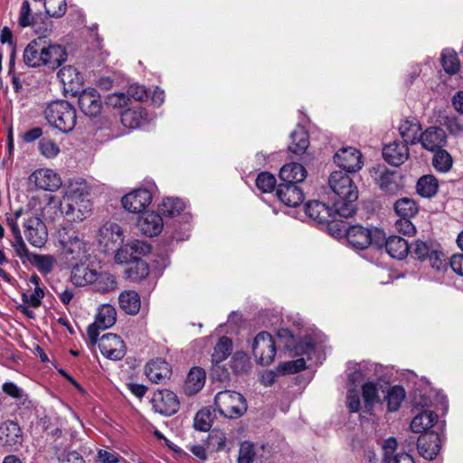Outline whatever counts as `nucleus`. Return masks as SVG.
I'll return each mask as SVG.
<instances>
[{"label": "nucleus", "instance_id": "nucleus-48", "mask_svg": "<svg viewBox=\"0 0 463 463\" xmlns=\"http://www.w3.org/2000/svg\"><path fill=\"white\" fill-rule=\"evenodd\" d=\"M434 168L440 173L449 172L453 165V159L450 154L443 148L435 151L432 158Z\"/></svg>", "mask_w": 463, "mask_h": 463}, {"label": "nucleus", "instance_id": "nucleus-60", "mask_svg": "<svg viewBox=\"0 0 463 463\" xmlns=\"http://www.w3.org/2000/svg\"><path fill=\"white\" fill-rule=\"evenodd\" d=\"M315 344L313 338L309 335L304 336L300 341L295 345H293V350L297 354L303 355H310V354L314 351Z\"/></svg>", "mask_w": 463, "mask_h": 463}, {"label": "nucleus", "instance_id": "nucleus-45", "mask_svg": "<svg viewBox=\"0 0 463 463\" xmlns=\"http://www.w3.org/2000/svg\"><path fill=\"white\" fill-rule=\"evenodd\" d=\"M185 207V203L179 198L167 197L162 201L160 210L162 213L168 217H175L180 214Z\"/></svg>", "mask_w": 463, "mask_h": 463}, {"label": "nucleus", "instance_id": "nucleus-56", "mask_svg": "<svg viewBox=\"0 0 463 463\" xmlns=\"http://www.w3.org/2000/svg\"><path fill=\"white\" fill-rule=\"evenodd\" d=\"M256 457L254 445L249 441L241 444L238 463H253Z\"/></svg>", "mask_w": 463, "mask_h": 463}, {"label": "nucleus", "instance_id": "nucleus-57", "mask_svg": "<svg viewBox=\"0 0 463 463\" xmlns=\"http://www.w3.org/2000/svg\"><path fill=\"white\" fill-rule=\"evenodd\" d=\"M38 145L41 154L47 158H53L60 153L59 146L49 138L41 139Z\"/></svg>", "mask_w": 463, "mask_h": 463}, {"label": "nucleus", "instance_id": "nucleus-23", "mask_svg": "<svg viewBox=\"0 0 463 463\" xmlns=\"http://www.w3.org/2000/svg\"><path fill=\"white\" fill-rule=\"evenodd\" d=\"M146 377L155 383H165L171 376V367L164 359L156 358L146 365Z\"/></svg>", "mask_w": 463, "mask_h": 463}, {"label": "nucleus", "instance_id": "nucleus-12", "mask_svg": "<svg viewBox=\"0 0 463 463\" xmlns=\"http://www.w3.org/2000/svg\"><path fill=\"white\" fill-rule=\"evenodd\" d=\"M334 162L347 173H355L364 165L361 152L353 146L340 148L334 156Z\"/></svg>", "mask_w": 463, "mask_h": 463}, {"label": "nucleus", "instance_id": "nucleus-63", "mask_svg": "<svg viewBox=\"0 0 463 463\" xmlns=\"http://www.w3.org/2000/svg\"><path fill=\"white\" fill-rule=\"evenodd\" d=\"M431 251L429 245L421 241H416L411 249L410 248L411 255L420 260L427 259Z\"/></svg>", "mask_w": 463, "mask_h": 463}, {"label": "nucleus", "instance_id": "nucleus-22", "mask_svg": "<svg viewBox=\"0 0 463 463\" xmlns=\"http://www.w3.org/2000/svg\"><path fill=\"white\" fill-rule=\"evenodd\" d=\"M276 194L278 198L289 207H297L304 201V194L297 184H279Z\"/></svg>", "mask_w": 463, "mask_h": 463}, {"label": "nucleus", "instance_id": "nucleus-33", "mask_svg": "<svg viewBox=\"0 0 463 463\" xmlns=\"http://www.w3.org/2000/svg\"><path fill=\"white\" fill-rule=\"evenodd\" d=\"M385 249L392 258L398 260L404 259L410 252L408 241L399 236H390L385 241Z\"/></svg>", "mask_w": 463, "mask_h": 463}, {"label": "nucleus", "instance_id": "nucleus-3", "mask_svg": "<svg viewBox=\"0 0 463 463\" xmlns=\"http://www.w3.org/2000/svg\"><path fill=\"white\" fill-rule=\"evenodd\" d=\"M55 245L61 255L70 262L86 261L90 244L78 231L63 227L57 231Z\"/></svg>", "mask_w": 463, "mask_h": 463}, {"label": "nucleus", "instance_id": "nucleus-4", "mask_svg": "<svg viewBox=\"0 0 463 463\" xmlns=\"http://www.w3.org/2000/svg\"><path fill=\"white\" fill-rule=\"evenodd\" d=\"M333 234L335 236L345 235L348 243L356 250L366 249L371 244L379 247L384 240L383 232L378 229L369 230L361 225L346 227L345 222H340Z\"/></svg>", "mask_w": 463, "mask_h": 463}, {"label": "nucleus", "instance_id": "nucleus-29", "mask_svg": "<svg viewBox=\"0 0 463 463\" xmlns=\"http://www.w3.org/2000/svg\"><path fill=\"white\" fill-rule=\"evenodd\" d=\"M399 133L403 139V143L407 146L408 144L415 145L418 144L420 139V134L421 131V126L419 121L413 119H403L399 126Z\"/></svg>", "mask_w": 463, "mask_h": 463}, {"label": "nucleus", "instance_id": "nucleus-41", "mask_svg": "<svg viewBox=\"0 0 463 463\" xmlns=\"http://www.w3.org/2000/svg\"><path fill=\"white\" fill-rule=\"evenodd\" d=\"M438 188V180L433 175H424L418 180L417 192L422 197H432L436 194Z\"/></svg>", "mask_w": 463, "mask_h": 463}, {"label": "nucleus", "instance_id": "nucleus-2", "mask_svg": "<svg viewBox=\"0 0 463 463\" xmlns=\"http://www.w3.org/2000/svg\"><path fill=\"white\" fill-rule=\"evenodd\" d=\"M328 184L334 193L331 200L335 213L339 217H351L355 211L354 202L358 198V190L347 172H333L328 178Z\"/></svg>", "mask_w": 463, "mask_h": 463}, {"label": "nucleus", "instance_id": "nucleus-6", "mask_svg": "<svg viewBox=\"0 0 463 463\" xmlns=\"http://www.w3.org/2000/svg\"><path fill=\"white\" fill-rule=\"evenodd\" d=\"M218 412L228 419L241 417L247 411V402L240 392L225 390L219 392L214 398Z\"/></svg>", "mask_w": 463, "mask_h": 463}, {"label": "nucleus", "instance_id": "nucleus-35", "mask_svg": "<svg viewBox=\"0 0 463 463\" xmlns=\"http://www.w3.org/2000/svg\"><path fill=\"white\" fill-rule=\"evenodd\" d=\"M291 142L288 146V149L297 155L303 154L309 146V138L307 130L298 126L296 129L290 135Z\"/></svg>", "mask_w": 463, "mask_h": 463}, {"label": "nucleus", "instance_id": "nucleus-64", "mask_svg": "<svg viewBox=\"0 0 463 463\" xmlns=\"http://www.w3.org/2000/svg\"><path fill=\"white\" fill-rule=\"evenodd\" d=\"M129 99L127 94L122 92H115L109 94L106 98V105L112 108H123L128 105Z\"/></svg>", "mask_w": 463, "mask_h": 463}, {"label": "nucleus", "instance_id": "nucleus-10", "mask_svg": "<svg viewBox=\"0 0 463 463\" xmlns=\"http://www.w3.org/2000/svg\"><path fill=\"white\" fill-rule=\"evenodd\" d=\"M24 218V232L29 243L36 248H42L48 240V231L45 223L31 213Z\"/></svg>", "mask_w": 463, "mask_h": 463}, {"label": "nucleus", "instance_id": "nucleus-1", "mask_svg": "<svg viewBox=\"0 0 463 463\" xmlns=\"http://www.w3.org/2000/svg\"><path fill=\"white\" fill-rule=\"evenodd\" d=\"M61 211L71 222H82L92 211L89 187L82 179L71 180L65 188Z\"/></svg>", "mask_w": 463, "mask_h": 463}, {"label": "nucleus", "instance_id": "nucleus-50", "mask_svg": "<svg viewBox=\"0 0 463 463\" xmlns=\"http://www.w3.org/2000/svg\"><path fill=\"white\" fill-rule=\"evenodd\" d=\"M32 263L43 273H50L55 264V259L52 255L33 254L30 260Z\"/></svg>", "mask_w": 463, "mask_h": 463}, {"label": "nucleus", "instance_id": "nucleus-18", "mask_svg": "<svg viewBox=\"0 0 463 463\" xmlns=\"http://www.w3.org/2000/svg\"><path fill=\"white\" fill-rule=\"evenodd\" d=\"M383 156L390 165L398 166L409 158V147L405 143L394 140L383 146Z\"/></svg>", "mask_w": 463, "mask_h": 463}, {"label": "nucleus", "instance_id": "nucleus-8", "mask_svg": "<svg viewBox=\"0 0 463 463\" xmlns=\"http://www.w3.org/2000/svg\"><path fill=\"white\" fill-rule=\"evenodd\" d=\"M251 351L258 364H270L276 355V344L272 335L265 331L260 332L252 341Z\"/></svg>", "mask_w": 463, "mask_h": 463}, {"label": "nucleus", "instance_id": "nucleus-28", "mask_svg": "<svg viewBox=\"0 0 463 463\" xmlns=\"http://www.w3.org/2000/svg\"><path fill=\"white\" fill-rule=\"evenodd\" d=\"M307 177V170L298 163L284 165L279 171L280 184H299Z\"/></svg>", "mask_w": 463, "mask_h": 463}, {"label": "nucleus", "instance_id": "nucleus-51", "mask_svg": "<svg viewBox=\"0 0 463 463\" xmlns=\"http://www.w3.org/2000/svg\"><path fill=\"white\" fill-rule=\"evenodd\" d=\"M363 398L366 405L380 402L377 383L373 380L365 382L362 386Z\"/></svg>", "mask_w": 463, "mask_h": 463}, {"label": "nucleus", "instance_id": "nucleus-19", "mask_svg": "<svg viewBox=\"0 0 463 463\" xmlns=\"http://www.w3.org/2000/svg\"><path fill=\"white\" fill-rule=\"evenodd\" d=\"M45 39L39 37L32 41L24 49V61L29 67L44 66Z\"/></svg>", "mask_w": 463, "mask_h": 463}, {"label": "nucleus", "instance_id": "nucleus-55", "mask_svg": "<svg viewBox=\"0 0 463 463\" xmlns=\"http://www.w3.org/2000/svg\"><path fill=\"white\" fill-rule=\"evenodd\" d=\"M276 185V178L268 172H262L256 178V186L263 193L272 192Z\"/></svg>", "mask_w": 463, "mask_h": 463}, {"label": "nucleus", "instance_id": "nucleus-13", "mask_svg": "<svg viewBox=\"0 0 463 463\" xmlns=\"http://www.w3.org/2000/svg\"><path fill=\"white\" fill-rule=\"evenodd\" d=\"M97 343L101 354L108 359L118 361L126 354L124 341L115 334H105L98 339Z\"/></svg>", "mask_w": 463, "mask_h": 463}, {"label": "nucleus", "instance_id": "nucleus-15", "mask_svg": "<svg viewBox=\"0 0 463 463\" xmlns=\"http://www.w3.org/2000/svg\"><path fill=\"white\" fill-rule=\"evenodd\" d=\"M152 202V193L146 188L136 189L121 199L124 209L132 213H142Z\"/></svg>", "mask_w": 463, "mask_h": 463}, {"label": "nucleus", "instance_id": "nucleus-38", "mask_svg": "<svg viewBox=\"0 0 463 463\" xmlns=\"http://www.w3.org/2000/svg\"><path fill=\"white\" fill-rule=\"evenodd\" d=\"M436 420V413L430 411H424L413 418L411 423V429L415 433H420L431 428Z\"/></svg>", "mask_w": 463, "mask_h": 463}, {"label": "nucleus", "instance_id": "nucleus-47", "mask_svg": "<svg viewBox=\"0 0 463 463\" xmlns=\"http://www.w3.org/2000/svg\"><path fill=\"white\" fill-rule=\"evenodd\" d=\"M440 62L444 71L449 74H455L459 71L460 62L454 50H443L440 57Z\"/></svg>", "mask_w": 463, "mask_h": 463}, {"label": "nucleus", "instance_id": "nucleus-49", "mask_svg": "<svg viewBox=\"0 0 463 463\" xmlns=\"http://www.w3.org/2000/svg\"><path fill=\"white\" fill-rule=\"evenodd\" d=\"M374 179L382 190L385 192L393 191L395 187L393 181L394 176L391 172H389L385 168L378 169L377 171H375Z\"/></svg>", "mask_w": 463, "mask_h": 463}, {"label": "nucleus", "instance_id": "nucleus-30", "mask_svg": "<svg viewBox=\"0 0 463 463\" xmlns=\"http://www.w3.org/2000/svg\"><path fill=\"white\" fill-rule=\"evenodd\" d=\"M44 66L54 70L61 65L67 59V52L60 44H52L45 41Z\"/></svg>", "mask_w": 463, "mask_h": 463}, {"label": "nucleus", "instance_id": "nucleus-59", "mask_svg": "<svg viewBox=\"0 0 463 463\" xmlns=\"http://www.w3.org/2000/svg\"><path fill=\"white\" fill-rule=\"evenodd\" d=\"M209 443L217 451L224 450L227 448L226 434L220 430H213L209 435Z\"/></svg>", "mask_w": 463, "mask_h": 463}, {"label": "nucleus", "instance_id": "nucleus-27", "mask_svg": "<svg viewBox=\"0 0 463 463\" xmlns=\"http://www.w3.org/2000/svg\"><path fill=\"white\" fill-rule=\"evenodd\" d=\"M397 441L393 438L385 439L383 443V463H414L411 455L406 452L396 453Z\"/></svg>", "mask_w": 463, "mask_h": 463}, {"label": "nucleus", "instance_id": "nucleus-54", "mask_svg": "<svg viewBox=\"0 0 463 463\" xmlns=\"http://www.w3.org/2000/svg\"><path fill=\"white\" fill-rule=\"evenodd\" d=\"M45 12L52 17H61L66 12L65 0H43Z\"/></svg>", "mask_w": 463, "mask_h": 463}, {"label": "nucleus", "instance_id": "nucleus-31", "mask_svg": "<svg viewBox=\"0 0 463 463\" xmlns=\"http://www.w3.org/2000/svg\"><path fill=\"white\" fill-rule=\"evenodd\" d=\"M57 76L64 88L71 91H77L82 84V76L71 65L61 68Z\"/></svg>", "mask_w": 463, "mask_h": 463}, {"label": "nucleus", "instance_id": "nucleus-9", "mask_svg": "<svg viewBox=\"0 0 463 463\" xmlns=\"http://www.w3.org/2000/svg\"><path fill=\"white\" fill-rule=\"evenodd\" d=\"M117 321V312L113 306L103 304L98 307L95 321L89 326L87 334L90 345H96L99 330L111 327Z\"/></svg>", "mask_w": 463, "mask_h": 463}, {"label": "nucleus", "instance_id": "nucleus-36", "mask_svg": "<svg viewBox=\"0 0 463 463\" xmlns=\"http://www.w3.org/2000/svg\"><path fill=\"white\" fill-rule=\"evenodd\" d=\"M119 307L127 314L136 315L140 309V297L134 290L123 291L118 297Z\"/></svg>", "mask_w": 463, "mask_h": 463}, {"label": "nucleus", "instance_id": "nucleus-7", "mask_svg": "<svg viewBox=\"0 0 463 463\" xmlns=\"http://www.w3.org/2000/svg\"><path fill=\"white\" fill-rule=\"evenodd\" d=\"M347 370L349 371L347 384L354 386H358L364 381H372L379 377L383 373L380 364L370 361L360 363L350 361L347 363Z\"/></svg>", "mask_w": 463, "mask_h": 463}, {"label": "nucleus", "instance_id": "nucleus-40", "mask_svg": "<svg viewBox=\"0 0 463 463\" xmlns=\"http://www.w3.org/2000/svg\"><path fill=\"white\" fill-rule=\"evenodd\" d=\"M96 279L91 285L96 291L100 293H108L117 288L118 283L116 278L109 272L96 273Z\"/></svg>", "mask_w": 463, "mask_h": 463}, {"label": "nucleus", "instance_id": "nucleus-37", "mask_svg": "<svg viewBox=\"0 0 463 463\" xmlns=\"http://www.w3.org/2000/svg\"><path fill=\"white\" fill-rule=\"evenodd\" d=\"M2 391L14 399L18 406L29 408L32 405L28 394L13 382H5L2 385Z\"/></svg>", "mask_w": 463, "mask_h": 463}, {"label": "nucleus", "instance_id": "nucleus-17", "mask_svg": "<svg viewBox=\"0 0 463 463\" xmlns=\"http://www.w3.org/2000/svg\"><path fill=\"white\" fill-rule=\"evenodd\" d=\"M29 180L39 189L51 192L58 190L62 184L60 175L55 171L48 168L35 170L30 175Z\"/></svg>", "mask_w": 463, "mask_h": 463}, {"label": "nucleus", "instance_id": "nucleus-25", "mask_svg": "<svg viewBox=\"0 0 463 463\" xmlns=\"http://www.w3.org/2000/svg\"><path fill=\"white\" fill-rule=\"evenodd\" d=\"M97 270L84 261L76 262L71 269V282L77 287L91 285L96 279Z\"/></svg>", "mask_w": 463, "mask_h": 463}, {"label": "nucleus", "instance_id": "nucleus-5", "mask_svg": "<svg viewBox=\"0 0 463 463\" xmlns=\"http://www.w3.org/2000/svg\"><path fill=\"white\" fill-rule=\"evenodd\" d=\"M44 115L50 125L63 133L71 131L76 125V109L66 100L51 102L47 106Z\"/></svg>", "mask_w": 463, "mask_h": 463}, {"label": "nucleus", "instance_id": "nucleus-14", "mask_svg": "<svg viewBox=\"0 0 463 463\" xmlns=\"http://www.w3.org/2000/svg\"><path fill=\"white\" fill-rule=\"evenodd\" d=\"M154 410L165 416H171L179 410V400L175 392L170 390H158L152 397Z\"/></svg>", "mask_w": 463, "mask_h": 463}, {"label": "nucleus", "instance_id": "nucleus-61", "mask_svg": "<svg viewBox=\"0 0 463 463\" xmlns=\"http://www.w3.org/2000/svg\"><path fill=\"white\" fill-rule=\"evenodd\" d=\"M135 260H137V256L132 253L128 242L116 251L115 261L118 264L130 263Z\"/></svg>", "mask_w": 463, "mask_h": 463}, {"label": "nucleus", "instance_id": "nucleus-21", "mask_svg": "<svg viewBox=\"0 0 463 463\" xmlns=\"http://www.w3.org/2000/svg\"><path fill=\"white\" fill-rule=\"evenodd\" d=\"M140 232L149 237L158 235L164 227L163 219L156 212H145L137 221Z\"/></svg>", "mask_w": 463, "mask_h": 463}, {"label": "nucleus", "instance_id": "nucleus-62", "mask_svg": "<svg viewBox=\"0 0 463 463\" xmlns=\"http://www.w3.org/2000/svg\"><path fill=\"white\" fill-rule=\"evenodd\" d=\"M411 218L406 217H399V219L395 222V229L400 233L408 236H413L416 233V227L411 222Z\"/></svg>", "mask_w": 463, "mask_h": 463}, {"label": "nucleus", "instance_id": "nucleus-42", "mask_svg": "<svg viewBox=\"0 0 463 463\" xmlns=\"http://www.w3.org/2000/svg\"><path fill=\"white\" fill-rule=\"evenodd\" d=\"M394 211L399 217L412 218L418 213L419 207L414 200L403 197L396 201Z\"/></svg>", "mask_w": 463, "mask_h": 463}, {"label": "nucleus", "instance_id": "nucleus-16", "mask_svg": "<svg viewBox=\"0 0 463 463\" xmlns=\"http://www.w3.org/2000/svg\"><path fill=\"white\" fill-rule=\"evenodd\" d=\"M421 147L430 152H435L447 145V134L442 128L432 126L420 134L419 142Z\"/></svg>", "mask_w": 463, "mask_h": 463}, {"label": "nucleus", "instance_id": "nucleus-44", "mask_svg": "<svg viewBox=\"0 0 463 463\" xmlns=\"http://www.w3.org/2000/svg\"><path fill=\"white\" fill-rule=\"evenodd\" d=\"M149 268L143 260H137L125 270L126 277L132 281H139L147 277Z\"/></svg>", "mask_w": 463, "mask_h": 463}, {"label": "nucleus", "instance_id": "nucleus-20", "mask_svg": "<svg viewBox=\"0 0 463 463\" xmlns=\"http://www.w3.org/2000/svg\"><path fill=\"white\" fill-rule=\"evenodd\" d=\"M99 241L103 244L107 250H113V247L123 242V231L115 222H107L99 230Z\"/></svg>", "mask_w": 463, "mask_h": 463}, {"label": "nucleus", "instance_id": "nucleus-46", "mask_svg": "<svg viewBox=\"0 0 463 463\" xmlns=\"http://www.w3.org/2000/svg\"><path fill=\"white\" fill-rule=\"evenodd\" d=\"M145 119V112L141 109H127L121 113V122L128 128H139Z\"/></svg>", "mask_w": 463, "mask_h": 463}, {"label": "nucleus", "instance_id": "nucleus-58", "mask_svg": "<svg viewBox=\"0 0 463 463\" xmlns=\"http://www.w3.org/2000/svg\"><path fill=\"white\" fill-rule=\"evenodd\" d=\"M356 387L348 385L346 404L351 412H357L361 408L360 393Z\"/></svg>", "mask_w": 463, "mask_h": 463}, {"label": "nucleus", "instance_id": "nucleus-39", "mask_svg": "<svg viewBox=\"0 0 463 463\" xmlns=\"http://www.w3.org/2000/svg\"><path fill=\"white\" fill-rule=\"evenodd\" d=\"M385 392L384 401L387 402V408L389 411H396L400 408L402 402L405 399V391L402 386L395 385L387 388Z\"/></svg>", "mask_w": 463, "mask_h": 463}, {"label": "nucleus", "instance_id": "nucleus-43", "mask_svg": "<svg viewBox=\"0 0 463 463\" xmlns=\"http://www.w3.org/2000/svg\"><path fill=\"white\" fill-rule=\"evenodd\" d=\"M232 349V340L227 336L221 337L213 348V353L212 354L213 363L217 364L224 361L231 354Z\"/></svg>", "mask_w": 463, "mask_h": 463}, {"label": "nucleus", "instance_id": "nucleus-32", "mask_svg": "<svg viewBox=\"0 0 463 463\" xmlns=\"http://www.w3.org/2000/svg\"><path fill=\"white\" fill-rule=\"evenodd\" d=\"M0 440L4 446L13 447L22 442L21 429L14 421H6L0 427Z\"/></svg>", "mask_w": 463, "mask_h": 463}, {"label": "nucleus", "instance_id": "nucleus-24", "mask_svg": "<svg viewBox=\"0 0 463 463\" xmlns=\"http://www.w3.org/2000/svg\"><path fill=\"white\" fill-rule=\"evenodd\" d=\"M79 106L84 114L97 116L101 109L99 94L94 89L84 90L79 96Z\"/></svg>", "mask_w": 463, "mask_h": 463}, {"label": "nucleus", "instance_id": "nucleus-26", "mask_svg": "<svg viewBox=\"0 0 463 463\" xmlns=\"http://www.w3.org/2000/svg\"><path fill=\"white\" fill-rule=\"evenodd\" d=\"M417 447L422 458L432 460L439 451V438L434 433L422 435L418 439Z\"/></svg>", "mask_w": 463, "mask_h": 463}, {"label": "nucleus", "instance_id": "nucleus-34", "mask_svg": "<svg viewBox=\"0 0 463 463\" xmlns=\"http://www.w3.org/2000/svg\"><path fill=\"white\" fill-rule=\"evenodd\" d=\"M205 383V373L203 369L194 367L190 370L185 383L184 392L187 395L198 392Z\"/></svg>", "mask_w": 463, "mask_h": 463}, {"label": "nucleus", "instance_id": "nucleus-52", "mask_svg": "<svg viewBox=\"0 0 463 463\" xmlns=\"http://www.w3.org/2000/svg\"><path fill=\"white\" fill-rule=\"evenodd\" d=\"M231 368L235 373H246L250 369V363L244 352H236L231 360Z\"/></svg>", "mask_w": 463, "mask_h": 463}, {"label": "nucleus", "instance_id": "nucleus-11", "mask_svg": "<svg viewBox=\"0 0 463 463\" xmlns=\"http://www.w3.org/2000/svg\"><path fill=\"white\" fill-rule=\"evenodd\" d=\"M306 213L317 222L327 223L332 232L339 226L338 222H335L339 214L335 213L334 205L329 207L319 201H310L306 204Z\"/></svg>", "mask_w": 463, "mask_h": 463}, {"label": "nucleus", "instance_id": "nucleus-53", "mask_svg": "<svg viewBox=\"0 0 463 463\" xmlns=\"http://www.w3.org/2000/svg\"><path fill=\"white\" fill-rule=\"evenodd\" d=\"M213 415L210 410H200L194 420V427L200 431H207L211 429L213 423Z\"/></svg>", "mask_w": 463, "mask_h": 463}]
</instances>
